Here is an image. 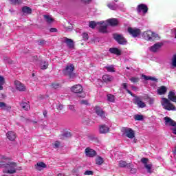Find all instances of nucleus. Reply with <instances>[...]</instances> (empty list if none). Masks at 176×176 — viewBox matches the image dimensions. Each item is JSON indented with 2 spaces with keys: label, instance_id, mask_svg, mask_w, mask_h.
Listing matches in <instances>:
<instances>
[{
  "label": "nucleus",
  "instance_id": "nucleus-1",
  "mask_svg": "<svg viewBox=\"0 0 176 176\" xmlns=\"http://www.w3.org/2000/svg\"><path fill=\"white\" fill-rule=\"evenodd\" d=\"M3 173L5 174H16L17 170H21V167L17 169V164L14 162L3 161Z\"/></svg>",
  "mask_w": 176,
  "mask_h": 176
},
{
  "label": "nucleus",
  "instance_id": "nucleus-2",
  "mask_svg": "<svg viewBox=\"0 0 176 176\" xmlns=\"http://www.w3.org/2000/svg\"><path fill=\"white\" fill-rule=\"evenodd\" d=\"M164 121L165 126L170 127V131L176 135V122L168 116L164 117Z\"/></svg>",
  "mask_w": 176,
  "mask_h": 176
},
{
  "label": "nucleus",
  "instance_id": "nucleus-3",
  "mask_svg": "<svg viewBox=\"0 0 176 176\" xmlns=\"http://www.w3.org/2000/svg\"><path fill=\"white\" fill-rule=\"evenodd\" d=\"M70 90L72 93H76V94H78V97H81L82 98H85L86 97V94L83 91V87L80 85H75L70 88Z\"/></svg>",
  "mask_w": 176,
  "mask_h": 176
},
{
  "label": "nucleus",
  "instance_id": "nucleus-4",
  "mask_svg": "<svg viewBox=\"0 0 176 176\" xmlns=\"http://www.w3.org/2000/svg\"><path fill=\"white\" fill-rule=\"evenodd\" d=\"M143 36L146 41H149L150 42L155 41V39L159 38V35L151 30L144 32L143 33Z\"/></svg>",
  "mask_w": 176,
  "mask_h": 176
},
{
  "label": "nucleus",
  "instance_id": "nucleus-5",
  "mask_svg": "<svg viewBox=\"0 0 176 176\" xmlns=\"http://www.w3.org/2000/svg\"><path fill=\"white\" fill-rule=\"evenodd\" d=\"M161 104L162 107H164V109H166L167 111H175V107L171 102L170 100L167 98H162Z\"/></svg>",
  "mask_w": 176,
  "mask_h": 176
},
{
  "label": "nucleus",
  "instance_id": "nucleus-6",
  "mask_svg": "<svg viewBox=\"0 0 176 176\" xmlns=\"http://www.w3.org/2000/svg\"><path fill=\"white\" fill-rule=\"evenodd\" d=\"M122 133L124 134V135H126L128 138L133 139L134 137H135V133H134V131L131 129V128L127 127H123L121 129Z\"/></svg>",
  "mask_w": 176,
  "mask_h": 176
},
{
  "label": "nucleus",
  "instance_id": "nucleus-7",
  "mask_svg": "<svg viewBox=\"0 0 176 176\" xmlns=\"http://www.w3.org/2000/svg\"><path fill=\"white\" fill-rule=\"evenodd\" d=\"M98 24H99V32H100L102 34H107L108 32V23H107L106 21H101L100 22H98Z\"/></svg>",
  "mask_w": 176,
  "mask_h": 176
},
{
  "label": "nucleus",
  "instance_id": "nucleus-8",
  "mask_svg": "<svg viewBox=\"0 0 176 176\" xmlns=\"http://www.w3.org/2000/svg\"><path fill=\"white\" fill-rule=\"evenodd\" d=\"M128 32L133 38H137L141 34V30L136 28H128Z\"/></svg>",
  "mask_w": 176,
  "mask_h": 176
},
{
  "label": "nucleus",
  "instance_id": "nucleus-9",
  "mask_svg": "<svg viewBox=\"0 0 176 176\" xmlns=\"http://www.w3.org/2000/svg\"><path fill=\"white\" fill-rule=\"evenodd\" d=\"M113 38L120 45H126L127 43V41L122 34H116L113 35Z\"/></svg>",
  "mask_w": 176,
  "mask_h": 176
},
{
  "label": "nucleus",
  "instance_id": "nucleus-10",
  "mask_svg": "<svg viewBox=\"0 0 176 176\" xmlns=\"http://www.w3.org/2000/svg\"><path fill=\"white\" fill-rule=\"evenodd\" d=\"M14 85L15 86V89H16L19 91H25L27 90L25 85L18 80L14 81Z\"/></svg>",
  "mask_w": 176,
  "mask_h": 176
},
{
  "label": "nucleus",
  "instance_id": "nucleus-11",
  "mask_svg": "<svg viewBox=\"0 0 176 176\" xmlns=\"http://www.w3.org/2000/svg\"><path fill=\"white\" fill-rule=\"evenodd\" d=\"M133 104L137 105L138 108H145L146 107V104L141 100V98L137 96L133 99Z\"/></svg>",
  "mask_w": 176,
  "mask_h": 176
},
{
  "label": "nucleus",
  "instance_id": "nucleus-12",
  "mask_svg": "<svg viewBox=\"0 0 176 176\" xmlns=\"http://www.w3.org/2000/svg\"><path fill=\"white\" fill-rule=\"evenodd\" d=\"M94 112H95L96 114L98 115V116H100L102 118V119H104L105 118V112L102 111V109L100 107H95L92 108Z\"/></svg>",
  "mask_w": 176,
  "mask_h": 176
},
{
  "label": "nucleus",
  "instance_id": "nucleus-13",
  "mask_svg": "<svg viewBox=\"0 0 176 176\" xmlns=\"http://www.w3.org/2000/svg\"><path fill=\"white\" fill-rule=\"evenodd\" d=\"M137 12L138 13H143V14H146L148 13V6L145 4H140L138 6Z\"/></svg>",
  "mask_w": 176,
  "mask_h": 176
},
{
  "label": "nucleus",
  "instance_id": "nucleus-14",
  "mask_svg": "<svg viewBox=\"0 0 176 176\" xmlns=\"http://www.w3.org/2000/svg\"><path fill=\"white\" fill-rule=\"evenodd\" d=\"M85 155L88 157H94V156L97 155V152H96V151H94V149L87 147V148H85Z\"/></svg>",
  "mask_w": 176,
  "mask_h": 176
},
{
  "label": "nucleus",
  "instance_id": "nucleus-15",
  "mask_svg": "<svg viewBox=\"0 0 176 176\" xmlns=\"http://www.w3.org/2000/svg\"><path fill=\"white\" fill-rule=\"evenodd\" d=\"M99 133L100 134H107L109 133V126L105 125V124H102L99 126Z\"/></svg>",
  "mask_w": 176,
  "mask_h": 176
},
{
  "label": "nucleus",
  "instance_id": "nucleus-16",
  "mask_svg": "<svg viewBox=\"0 0 176 176\" xmlns=\"http://www.w3.org/2000/svg\"><path fill=\"white\" fill-rule=\"evenodd\" d=\"M74 68L75 67H74V65L72 64L67 65L65 69L63 70L65 75H68L74 72Z\"/></svg>",
  "mask_w": 176,
  "mask_h": 176
},
{
  "label": "nucleus",
  "instance_id": "nucleus-17",
  "mask_svg": "<svg viewBox=\"0 0 176 176\" xmlns=\"http://www.w3.org/2000/svg\"><path fill=\"white\" fill-rule=\"evenodd\" d=\"M105 21L107 25H111V27H115L116 25H118V24H119V21H118V19L115 18L107 19Z\"/></svg>",
  "mask_w": 176,
  "mask_h": 176
},
{
  "label": "nucleus",
  "instance_id": "nucleus-18",
  "mask_svg": "<svg viewBox=\"0 0 176 176\" xmlns=\"http://www.w3.org/2000/svg\"><path fill=\"white\" fill-rule=\"evenodd\" d=\"M162 46H163V43H157L154 45H153L150 47V50H151V52H153L155 53V52H157V50H159V49H160V47H162Z\"/></svg>",
  "mask_w": 176,
  "mask_h": 176
},
{
  "label": "nucleus",
  "instance_id": "nucleus-19",
  "mask_svg": "<svg viewBox=\"0 0 176 176\" xmlns=\"http://www.w3.org/2000/svg\"><path fill=\"white\" fill-rule=\"evenodd\" d=\"M157 93L160 96H163L167 93V87L166 86H161L157 89Z\"/></svg>",
  "mask_w": 176,
  "mask_h": 176
},
{
  "label": "nucleus",
  "instance_id": "nucleus-20",
  "mask_svg": "<svg viewBox=\"0 0 176 176\" xmlns=\"http://www.w3.org/2000/svg\"><path fill=\"white\" fill-rule=\"evenodd\" d=\"M6 135L10 141H14L16 140V133L13 131H8Z\"/></svg>",
  "mask_w": 176,
  "mask_h": 176
},
{
  "label": "nucleus",
  "instance_id": "nucleus-21",
  "mask_svg": "<svg viewBox=\"0 0 176 176\" xmlns=\"http://www.w3.org/2000/svg\"><path fill=\"white\" fill-rule=\"evenodd\" d=\"M168 98L170 100V101H173V102H176V96H175V92L174 91H170L168 95Z\"/></svg>",
  "mask_w": 176,
  "mask_h": 176
},
{
  "label": "nucleus",
  "instance_id": "nucleus-22",
  "mask_svg": "<svg viewBox=\"0 0 176 176\" xmlns=\"http://www.w3.org/2000/svg\"><path fill=\"white\" fill-rule=\"evenodd\" d=\"M109 51L112 54H116L117 56H120V54H122V52L118 48H110Z\"/></svg>",
  "mask_w": 176,
  "mask_h": 176
},
{
  "label": "nucleus",
  "instance_id": "nucleus-23",
  "mask_svg": "<svg viewBox=\"0 0 176 176\" xmlns=\"http://www.w3.org/2000/svg\"><path fill=\"white\" fill-rule=\"evenodd\" d=\"M113 80V77L110 75L106 74L102 76V80H104L106 83H108V82H112Z\"/></svg>",
  "mask_w": 176,
  "mask_h": 176
},
{
  "label": "nucleus",
  "instance_id": "nucleus-24",
  "mask_svg": "<svg viewBox=\"0 0 176 176\" xmlns=\"http://www.w3.org/2000/svg\"><path fill=\"white\" fill-rule=\"evenodd\" d=\"M119 166L120 167H127V168H131V167H133V165H131V164H127V162L124 161H120Z\"/></svg>",
  "mask_w": 176,
  "mask_h": 176
},
{
  "label": "nucleus",
  "instance_id": "nucleus-25",
  "mask_svg": "<svg viewBox=\"0 0 176 176\" xmlns=\"http://www.w3.org/2000/svg\"><path fill=\"white\" fill-rule=\"evenodd\" d=\"M36 170H38V171H41L42 168H46V164L43 162H38L36 165Z\"/></svg>",
  "mask_w": 176,
  "mask_h": 176
},
{
  "label": "nucleus",
  "instance_id": "nucleus-26",
  "mask_svg": "<svg viewBox=\"0 0 176 176\" xmlns=\"http://www.w3.org/2000/svg\"><path fill=\"white\" fill-rule=\"evenodd\" d=\"M170 68L172 69H174V68H176V54L173 55L171 59Z\"/></svg>",
  "mask_w": 176,
  "mask_h": 176
},
{
  "label": "nucleus",
  "instance_id": "nucleus-27",
  "mask_svg": "<svg viewBox=\"0 0 176 176\" xmlns=\"http://www.w3.org/2000/svg\"><path fill=\"white\" fill-rule=\"evenodd\" d=\"M65 43H67L68 47H69L70 49L74 47V41H72V39L66 38H65Z\"/></svg>",
  "mask_w": 176,
  "mask_h": 176
},
{
  "label": "nucleus",
  "instance_id": "nucleus-28",
  "mask_svg": "<svg viewBox=\"0 0 176 176\" xmlns=\"http://www.w3.org/2000/svg\"><path fill=\"white\" fill-rule=\"evenodd\" d=\"M142 76L144 80H152L153 82H157V78L155 77L148 76L144 74Z\"/></svg>",
  "mask_w": 176,
  "mask_h": 176
},
{
  "label": "nucleus",
  "instance_id": "nucleus-29",
  "mask_svg": "<svg viewBox=\"0 0 176 176\" xmlns=\"http://www.w3.org/2000/svg\"><path fill=\"white\" fill-rule=\"evenodd\" d=\"M22 12L26 13L27 14H31L32 13V10L30 7L25 6L22 8Z\"/></svg>",
  "mask_w": 176,
  "mask_h": 176
},
{
  "label": "nucleus",
  "instance_id": "nucleus-30",
  "mask_svg": "<svg viewBox=\"0 0 176 176\" xmlns=\"http://www.w3.org/2000/svg\"><path fill=\"white\" fill-rule=\"evenodd\" d=\"M20 106L21 107V108H23V109H24L25 111H28V109H30V104L27 103V102H22L20 104Z\"/></svg>",
  "mask_w": 176,
  "mask_h": 176
},
{
  "label": "nucleus",
  "instance_id": "nucleus-31",
  "mask_svg": "<svg viewBox=\"0 0 176 176\" xmlns=\"http://www.w3.org/2000/svg\"><path fill=\"white\" fill-rule=\"evenodd\" d=\"M44 19L48 24H50L54 21L53 18L49 15H44Z\"/></svg>",
  "mask_w": 176,
  "mask_h": 176
},
{
  "label": "nucleus",
  "instance_id": "nucleus-32",
  "mask_svg": "<svg viewBox=\"0 0 176 176\" xmlns=\"http://www.w3.org/2000/svg\"><path fill=\"white\" fill-rule=\"evenodd\" d=\"M4 85H5V77L0 76V90H3Z\"/></svg>",
  "mask_w": 176,
  "mask_h": 176
},
{
  "label": "nucleus",
  "instance_id": "nucleus-33",
  "mask_svg": "<svg viewBox=\"0 0 176 176\" xmlns=\"http://www.w3.org/2000/svg\"><path fill=\"white\" fill-rule=\"evenodd\" d=\"M102 163H104V159H102L101 157H98L96 160V164L98 166H101Z\"/></svg>",
  "mask_w": 176,
  "mask_h": 176
},
{
  "label": "nucleus",
  "instance_id": "nucleus-34",
  "mask_svg": "<svg viewBox=\"0 0 176 176\" xmlns=\"http://www.w3.org/2000/svg\"><path fill=\"white\" fill-rule=\"evenodd\" d=\"M40 67L41 69H47V67H49V63H47V62L46 61H43L41 62Z\"/></svg>",
  "mask_w": 176,
  "mask_h": 176
},
{
  "label": "nucleus",
  "instance_id": "nucleus-35",
  "mask_svg": "<svg viewBox=\"0 0 176 176\" xmlns=\"http://www.w3.org/2000/svg\"><path fill=\"white\" fill-rule=\"evenodd\" d=\"M107 6L111 10H116V9H118V5H116L113 3H111L107 4Z\"/></svg>",
  "mask_w": 176,
  "mask_h": 176
},
{
  "label": "nucleus",
  "instance_id": "nucleus-36",
  "mask_svg": "<svg viewBox=\"0 0 176 176\" xmlns=\"http://www.w3.org/2000/svg\"><path fill=\"white\" fill-rule=\"evenodd\" d=\"M144 167L147 170V173H149L150 174H151V173H153V171H152V164H145Z\"/></svg>",
  "mask_w": 176,
  "mask_h": 176
},
{
  "label": "nucleus",
  "instance_id": "nucleus-37",
  "mask_svg": "<svg viewBox=\"0 0 176 176\" xmlns=\"http://www.w3.org/2000/svg\"><path fill=\"white\" fill-rule=\"evenodd\" d=\"M89 25L90 28H96L97 25H100V23H98V22L96 23V21H90Z\"/></svg>",
  "mask_w": 176,
  "mask_h": 176
},
{
  "label": "nucleus",
  "instance_id": "nucleus-38",
  "mask_svg": "<svg viewBox=\"0 0 176 176\" xmlns=\"http://www.w3.org/2000/svg\"><path fill=\"white\" fill-rule=\"evenodd\" d=\"M107 100L109 101V102H115V96L112 94L107 95Z\"/></svg>",
  "mask_w": 176,
  "mask_h": 176
},
{
  "label": "nucleus",
  "instance_id": "nucleus-39",
  "mask_svg": "<svg viewBox=\"0 0 176 176\" xmlns=\"http://www.w3.org/2000/svg\"><path fill=\"white\" fill-rule=\"evenodd\" d=\"M104 68L108 71V72H115V68L113 66H106Z\"/></svg>",
  "mask_w": 176,
  "mask_h": 176
},
{
  "label": "nucleus",
  "instance_id": "nucleus-40",
  "mask_svg": "<svg viewBox=\"0 0 176 176\" xmlns=\"http://www.w3.org/2000/svg\"><path fill=\"white\" fill-rule=\"evenodd\" d=\"M129 80H131L132 83H137L140 82V78L138 77H131L129 78Z\"/></svg>",
  "mask_w": 176,
  "mask_h": 176
},
{
  "label": "nucleus",
  "instance_id": "nucleus-41",
  "mask_svg": "<svg viewBox=\"0 0 176 176\" xmlns=\"http://www.w3.org/2000/svg\"><path fill=\"white\" fill-rule=\"evenodd\" d=\"M3 111H10V109H12V107L7 104L6 103H4V107H3Z\"/></svg>",
  "mask_w": 176,
  "mask_h": 176
},
{
  "label": "nucleus",
  "instance_id": "nucleus-42",
  "mask_svg": "<svg viewBox=\"0 0 176 176\" xmlns=\"http://www.w3.org/2000/svg\"><path fill=\"white\" fill-rule=\"evenodd\" d=\"M135 120H143L144 116L141 115H135L134 117Z\"/></svg>",
  "mask_w": 176,
  "mask_h": 176
},
{
  "label": "nucleus",
  "instance_id": "nucleus-43",
  "mask_svg": "<svg viewBox=\"0 0 176 176\" xmlns=\"http://www.w3.org/2000/svg\"><path fill=\"white\" fill-rule=\"evenodd\" d=\"M67 75H68L69 79H75V78H76V74H75L74 72L69 73Z\"/></svg>",
  "mask_w": 176,
  "mask_h": 176
},
{
  "label": "nucleus",
  "instance_id": "nucleus-44",
  "mask_svg": "<svg viewBox=\"0 0 176 176\" xmlns=\"http://www.w3.org/2000/svg\"><path fill=\"white\" fill-rule=\"evenodd\" d=\"M82 39L83 41H87V39H89V34H87V33H83Z\"/></svg>",
  "mask_w": 176,
  "mask_h": 176
},
{
  "label": "nucleus",
  "instance_id": "nucleus-45",
  "mask_svg": "<svg viewBox=\"0 0 176 176\" xmlns=\"http://www.w3.org/2000/svg\"><path fill=\"white\" fill-rule=\"evenodd\" d=\"M141 162L145 166V164H148V158H144L143 157V158H142Z\"/></svg>",
  "mask_w": 176,
  "mask_h": 176
},
{
  "label": "nucleus",
  "instance_id": "nucleus-46",
  "mask_svg": "<svg viewBox=\"0 0 176 176\" xmlns=\"http://www.w3.org/2000/svg\"><path fill=\"white\" fill-rule=\"evenodd\" d=\"M80 104H81L82 105H87L89 104V102L87 100H80Z\"/></svg>",
  "mask_w": 176,
  "mask_h": 176
},
{
  "label": "nucleus",
  "instance_id": "nucleus-47",
  "mask_svg": "<svg viewBox=\"0 0 176 176\" xmlns=\"http://www.w3.org/2000/svg\"><path fill=\"white\" fill-rule=\"evenodd\" d=\"M84 174L85 175H93V171L86 170Z\"/></svg>",
  "mask_w": 176,
  "mask_h": 176
},
{
  "label": "nucleus",
  "instance_id": "nucleus-48",
  "mask_svg": "<svg viewBox=\"0 0 176 176\" xmlns=\"http://www.w3.org/2000/svg\"><path fill=\"white\" fill-rule=\"evenodd\" d=\"M52 86L53 89H58V87H60V84L54 83V84H52Z\"/></svg>",
  "mask_w": 176,
  "mask_h": 176
},
{
  "label": "nucleus",
  "instance_id": "nucleus-49",
  "mask_svg": "<svg viewBox=\"0 0 176 176\" xmlns=\"http://www.w3.org/2000/svg\"><path fill=\"white\" fill-rule=\"evenodd\" d=\"M63 108H64V106L61 104H58L57 107H56V109L58 111H61L63 109Z\"/></svg>",
  "mask_w": 176,
  "mask_h": 176
},
{
  "label": "nucleus",
  "instance_id": "nucleus-50",
  "mask_svg": "<svg viewBox=\"0 0 176 176\" xmlns=\"http://www.w3.org/2000/svg\"><path fill=\"white\" fill-rule=\"evenodd\" d=\"M69 109H70V111H72V112H75V106L69 105Z\"/></svg>",
  "mask_w": 176,
  "mask_h": 176
},
{
  "label": "nucleus",
  "instance_id": "nucleus-51",
  "mask_svg": "<svg viewBox=\"0 0 176 176\" xmlns=\"http://www.w3.org/2000/svg\"><path fill=\"white\" fill-rule=\"evenodd\" d=\"M54 148H58L60 146V143L59 142H56L54 144Z\"/></svg>",
  "mask_w": 176,
  "mask_h": 176
},
{
  "label": "nucleus",
  "instance_id": "nucleus-52",
  "mask_svg": "<svg viewBox=\"0 0 176 176\" xmlns=\"http://www.w3.org/2000/svg\"><path fill=\"white\" fill-rule=\"evenodd\" d=\"M50 32H57V29L56 28H52L50 30Z\"/></svg>",
  "mask_w": 176,
  "mask_h": 176
},
{
  "label": "nucleus",
  "instance_id": "nucleus-53",
  "mask_svg": "<svg viewBox=\"0 0 176 176\" xmlns=\"http://www.w3.org/2000/svg\"><path fill=\"white\" fill-rule=\"evenodd\" d=\"M122 87H123V89H124L125 90H128V89H127V83H123V84H122Z\"/></svg>",
  "mask_w": 176,
  "mask_h": 176
},
{
  "label": "nucleus",
  "instance_id": "nucleus-54",
  "mask_svg": "<svg viewBox=\"0 0 176 176\" xmlns=\"http://www.w3.org/2000/svg\"><path fill=\"white\" fill-rule=\"evenodd\" d=\"M4 105H5V102H0V108H1V109H3Z\"/></svg>",
  "mask_w": 176,
  "mask_h": 176
},
{
  "label": "nucleus",
  "instance_id": "nucleus-55",
  "mask_svg": "<svg viewBox=\"0 0 176 176\" xmlns=\"http://www.w3.org/2000/svg\"><path fill=\"white\" fill-rule=\"evenodd\" d=\"M12 3H19V0H10Z\"/></svg>",
  "mask_w": 176,
  "mask_h": 176
},
{
  "label": "nucleus",
  "instance_id": "nucleus-56",
  "mask_svg": "<svg viewBox=\"0 0 176 176\" xmlns=\"http://www.w3.org/2000/svg\"><path fill=\"white\" fill-rule=\"evenodd\" d=\"M82 2H84V3H89V2H91V0H81Z\"/></svg>",
  "mask_w": 176,
  "mask_h": 176
},
{
  "label": "nucleus",
  "instance_id": "nucleus-57",
  "mask_svg": "<svg viewBox=\"0 0 176 176\" xmlns=\"http://www.w3.org/2000/svg\"><path fill=\"white\" fill-rule=\"evenodd\" d=\"M126 91H127V93H129V94H130L132 97L134 96V95H133V93H131V91L130 90L126 89Z\"/></svg>",
  "mask_w": 176,
  "mask_h": 176
},
{
  "label": "nucleus",
  "instance_id": "nucleus-58",
  "mask_svg": "<svg viewBox=\"0 0 176 176\" xmlns=\"http://www.w3.org/2000/svg\"><path fill=\"white\" fill-rule=\"evenodd\" d=\"M126 91H127V93H129V94H130L132 97L134 96V95H133V93H131V91L130 90L126 89Z\"/></svg>",
  "mask_w": 176,
  "mask_h": 176
},
{
  "label": "nucleus",
  "instance_id": "nucleus-59",
  "mask_svg": "<svg viewBox=\"0 0 176 176\" xmlns=\"http://www.w3.org/2000/svg\"><path fill=\"white\" fill-rule=\"evenodd\" d=\"M43 113L44 118H46L47 116V111H44Z\"/></svg>",
  "mask_w": 176,
  "mask_h": 176
},
{
  "label": "nucleus",
  "instance_id": "nucleus-60",
  "mask_svg": "<svg viewBox=\"0 0 176 176\" xmlns=\"http://www.w3.org/2000/svg\"><path fill=\"white\" fill-rule=\"evenodd\" d=\"M3 164V161L0 162V167H2Z\"/></svg>",
  "mask_w": 176,
  "mask_h": 176
},
{
  "label": "nucleus",
  "instance_id": "nucleus-61",
  "mask_svg": "<svg viewBox=\"0 0 176 176\" xmlns=\"http://www.w3.org/2000/svg\"><path fill=\"white\" fill-rule=\"evenodd\" d=\"M132 89H133V90H137V87L133 86V87H132Z\"/></svg>",
  "mask_w": 176,
  "mask_h": 176
},
{
  "label": "nucleus",
  "instance_id": "nucleus-62",
  "mask_svg": "<svg viewBox=\"0 0 176 176\" xmlns=\"http://www.w3.org/2000/svg\"><path fill=\"white\" fill-rule=\"evenodd\" d=\"M58 176H65V175H64L62 174V173H59V174H58Z\"/></svg>",
  "mask_w": 176,
  "mask_h": 176
},
{
  "label": "nucleus",
  "instance_id": "nucleus-63",
  "mask_svg": "<svg viewBox=\"0 0 176 176\" xmlns=\"http://www.w3.org/2000/svg\"><path fill=\"white\" fill-rule=\"evenodd\" d=\"M66 135V137H69V135H71V133H67V135Z\"/></svg>",
  "mask_w": 176,
  "mask_h": 176
},
{
  "label": "nucleus",
  "instance_id": "nucleus-64",
  "mask_svg": "<svg viewBox=\"0 0 176 176\" xmlns=\"http://www.w3.org/2000/svg\"><path fill=\"white\" fill-rule=\"evenodd\" d=\"M3 160H6V162H8V160H9L8 158H3Z\"/></svg>",
  "mask_w": 176,
  "mask_h": 176
}]
</instances>
